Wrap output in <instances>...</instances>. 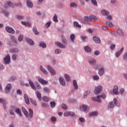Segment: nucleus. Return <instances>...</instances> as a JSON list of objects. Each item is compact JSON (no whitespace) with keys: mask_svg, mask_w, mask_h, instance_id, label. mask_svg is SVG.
I'll return each mask as SVG.
<instances>
[{"mask_svg":"<svg viewBox=\"0 0 127 127\" xmlns=\"http://www.w3.org/2000/svg\"><path fill=\"white\" fill-rule=\"evenodd\" d=\"M93 40L95 43H97V44H100V43H101V39L98 36H95L93 37Z\"/></svg>","mask_w":127,"mask_h":127,"instance_id":"nucleus-15","label":"nucleus"},{"mask_svg":"<svg viewBox=\"0 0 127 127\" xmlns=\"http://www.w3.org/2000/svg\"><path fill=\"white\" fill-rule=\"evenodd\" d=\"M51 107L53 108H55V106H56V103L55 101H51L50 102Z\"/></svg>","mask_w":127,"mask_h":127,"instance_id":"nucleus-47","label":"nucleus"},{"mask_svg":"<svg viewBox=\"0 0 127 127\" xmlns=\"http://www.w3.org/2000/svg\"><path fill=\"white\" fill-rule=\"evenodd\" d=\"M80 111H83L84 113H88L89 112V109H88V106L86 105H83L80 107Z\"/></svg>","mask_w":127,"mask_h":127,"instance_id":"nucleus-10","label":"nucleus"},{"mask_svg":"<svg viewBox=\"0 0 127 127\" xmlns=\"http://www.w3.org/2000/svg\"><path fill=\"white\" fill-rule=\"evenodd\" d=\"M7 5L8 6H10L12 8H14V4H13L12 2L10 1L7 2Z\"/></svg>","mask_w":127,"mask_h":127,"instance_id":"nucleus-45","label":"nucleus"},{"mask_svg":"<svg viewBox=\"0 0 127 127\" xmlns=\"http://www.w3.org/2000/svg\"><path fill=\"white\" fill-rule=\"evenodd\" d=\"M117 33L119 35L120 37H125V32L122 29L118 28L117 29Z\"/></svg>","mask_w":127,"mask_h":127,"instance_id":"nucleus-8","label":"nucleus"},{"mask_svg":"<svg viewBox=\"0 0 127 127\" xmlns=\"http://www.w3.org/2000/svg\"><path fill=\"white\" fill-rule=\"evenodd\" d=\"M11 41H12V42H13V43H14L15 44H18V43H17V41H16V39H15V38L14 37L11 36Z\"/></svg>","mask_w":127,"mask_h":127,"instance_id":"nucleus-39","label":"nucleus"},{"mask_svg":"<svg viewBox=\"0 0 127 127\" xmlns=\"http://www.w3.org/2000/svg\"><path fill=\"white\" fill-rule=\"evenodd\" d=\"M88 63L92 66L95 65L97 63V61L94 59H91L88 61Z\"/></svg>","mask_w":127,"mask_h":127,"instance_id":"nucleus-22","label":"nucleus"},{"mask_svg":"<svg viewBox=\"0 0 127 127\" xmlns=\"http://www.w3.org/2000/svg\"><path fill=\"white\" fill-rule=\"evenodd\" d=\"M73 25L74 27H77V28H81V25L79 24V23L77 21L73 22Z\"/></svg>","mask_w":127,"mask_h":127,"instance_id":"nucleus-32","label":"nucleus"},{"mask_svg":"<svg viewBox=\"0 0 127 127\" xmlns=\"http://www.w3.org/2000/svg\"><path fill=\"white\" fill-rule=\"evenodd\" d=\"M50 25H51V22H48L46 24L45 27H47V28H49V27H50Z\"/></svg>","mask_w":127,"mask_h":127,"instance_id":"nucleus-59","label":"nucleus"},{"mask_svg":"<svg viewBox=\"0 0 127 127\" xmlns=\"http://www.w3.org/2000/svg\"><path fill=\"white\" fill-rule=\"evenodd\" d=\"M80 38L82 40L84 41V42L87 41V40L88 39V38L86 36L84 37L83 36H81Z\"/></svg>","mask_w":127,"mask_h":127,"instance_id":"nucleus-53","label":"nucleus"},{"mask_svg":"<svg viewBox=\"0 0 127 127\" xmlns=\"http://www.w3.org/2000/svg\"><path fill=\"white\" fill-rule=\"evenodd\" d=\"M76 37V36L74 34H72L70 36V39L71 41V42H74L75 41V38Z\"/></svg>","mask_w":127,"mask_h":127,"instance_id":"nucleus-33","label":"nucleus"},{"mask_svg":"<svg viewBox=\"0 0 127 127\" xmlns=\"http://www.w3.org/2000/svg\"><path fill=\"white\" fill-rule=\"evenodd\" d=\"M53 20L55 22H58V17H57V15L54 14L53 17Z\"/></svg>","mask_w":127,"mask_h":127,"instance_id":"nucleus-49","label":"nucleus"},{"mask_svg":"<svg viewBox=\"0 0 127 127\" xmlns=\"http://www.w3.org/2000/svg\"><path fill=\"white\" fill-rule=\"evenodd\" d=\"M16 19H18V20H21V19H23L24 18V16L20 15H17L16 16Z\"/></svg>","mask_w":127,"mask_h":127,"instance_id":"nucleus-42","label":"nucleus"},{"mask_svg":"<svg viewBox=\"0 0 127 127\" xmlns=\"http://www.w3.org/2000/svg\"><path fill=\"white\" fill-rule=\"evenodd\" d=\"M101 98H102V99H106V98H107L106 94L102 93L101 95H99L96 97H93L92 98V101H95V102H98V103H102V99H101Z\"/></svg>","mask_w":127,"mask_h":127,"instance_id":"nucleus-2","label":"nucleus"},{"mask_svg":"<svg viewBox=\"0 0 127 127\" xmlns=\"http://www.w3.org/2000/svg\"><path fill=\"white\" fill-rule=\"evenodd\" d=\"M59 82L62 85V86H65L66 85V82H65V79H64V78L62 77H60L59 78Z\"/></svg>","mask_w":127,"mask_h":127,"instance_id":"nucleus-18","label":"nucleus"},{"mask_svg":"<svg viewBox=\"0 0 127 127\" xmlns=\"http://www.w3.org/2000/svg\"><path fill=\"white\" fill-rule=\"evenodd\" d=\"M102 90H103V86L101 85H99L95 87L94 90V93L96 95H98L100 94L101 92H102Z\"/></svg>","mask_w":127,"mask_h":127,"instance_id":"nucleus-6","label":"nucleus"},{"mask_svg":"<svg viewBox=\"0 0 127 127\" xmlns=\"http://www.w3.org/2000/svg\"><path fill=\"white\" fill-rule=\"evenodd\" d=\"M103 66L101 64H97L95 65L94 69H95V70H99L100 68H102Z\"/></svg>","mask_w":127,"mask_h":127,"instance_id":"nucleus-36","label":"nucleus"},{"mask_svg":"<svg viewBox=\"0 0 127 127\" xmlns=\"http://www.w3.org/2000/svg\"><path fill=\"white\" fill-rule=\"evenodd\" d=\"M30 101L31 103L33 104V105L34 106H37V103H36V101L35 100L31 98Z\"/></svg>","mask_w":127,"mask_h":127,"instance_id":"nucleus-50","label":"nucleus"},{"mask_svg":"<svg viewBox=\"0 0 127 127\" xmlns=\"http://www.w3.org/2000/svg\"><path fill=\"white\" fill-rule=\"evenodd\" d=\"M73 85L74 87L75 90H78V89H79V86H78V84L77 83V80L75 79L73 80Z\"/></svg>","mask_w":127,"mask_h":127,"instance_id":"nucleus-29","label":"nucleus"},{"mask_svg":"<svg viewBox=\"0 0 127 127\" xmlns=\"http://www.w3.org/2000/svg\"><path fill=\"white\" fill-rule=\"evenodd\" d=\"M70 6V7H77V4L75 2H71Z\"/></svg>","mask_w":127,"mask_h":127,"instance_id":"nucleus-55","label":"nucleus"},{"mask_svg":"<svg viewBox=\"0 0 127 127\" xmlns=\"http://www.w3.org/2000/svg\"><path fill=\"white\" fill-rule=\"evenodd\" d=\"M21 23H22L23 25H25V26H30V23L26 21H21Z\"/></svg>","mask_w":127,"mask_h":127,"instance_id":"nucleus-41","label":"nucleus"},{"mask_svg":"<svg viewBox=\"0 0 127 127\" xmlns=\"http://www.w3.org/2000/svg\"><path fill=\"white\" fill-rule=\"evenodd\" d=\"M104 74H105V67L104 66H101V67L98 69V75L102 76Z\"/></svg>","mask_w":127,"mask_h":127,"instance_id":"nucleus-11","label":"nucleus"},{"mask_svg":"<svg viewBox=\"0 0 127 127\" xmlns=\"http://www.w3.org/2000/svg\"><path fill=\"white\" fill-rule=\"evenodd\" d=\"M117 105H118V99L114 98L113 101L110 102L108 104V108L113 110L114 108L117 106Z\"/></svg>","mask_w":127,"mask_h":127,"instance_id":"nucleus-3","label":"nucleus"},{"mask_svg":"<svg viewBox=\"0 0 127 127\" xmlns=\"http://www.w3.org/2000/svg\"><path fill=\"white\" fill-rule=\"evenodd\" d=\"M91 2L93 5H95V6H97L98 5V4L97 3V1L96 0H91Z\"/></svg>","mask_w":127,"mask_h":127,"instance_id":"nucleus-58","label":"nucleus"},{"mask_svg":"<svg viewBox=\"0 0 127 127\" xmlns=\"http://www.w3.org/2000/svg\"><path fill=\"white\" fill-rule=\"evenodd\" d=\"M91 21V19L90 18V16H85L84 17V19L81 20V22L82 23H85V24H87L88 22H90Z\"/></svg>","mask_w":127,"mask_h":127,"instance_id":"nucleus-12","label":"nucleus"},{"mask_svg":"<svg viewBox=\"0 0 127 127\" xmlns=\"http://www.w3.org/2000/svg\"><path fill=\"white\" fill-rule=\"evenodd\" d=\"M62 52V51L59 49H57L55 50V53L56 55L61 54Z\"/></svg>","mask_w":127,"mask_h":127,"instance_id":"nucleus-44","label":"nucleus"},{"mask_svg":"<svg viewBox=\"0 0 127 127\" xmlns=\"http://www.w3.org/2000/svg\"><path fill=\"white\" fill-rule=\"evenodd\" d=\"M94 55H96V56H99L100 55V51H95L94 53Z\"/></svg>","mask_w":127,"mask_h":127,"instance_id":"nucleus-63","label":"nucleus"},{"mask_svg":"<svg viewBox=\"0 0 127 127\" xmlns=\"http://www.w3.org/2000/svg\"><path fill=\"white\" fill-rule=\"evenodd\" d=\"M27 6H28V7H30V8H31V7H33V4L31 1H30V0H27Z\"/></svg>","mask_w":127,"mask_h":127,"instance_id":"nucleus-30","label":"nucleus"},{"mask_svg":"<svg viewBox=\"0 0 127 127\" xmlns=\"http://www.w3.org/2000/svg\"><path fill=\"white\" fill-rule=\"evenodd\" d=\"M3 63L5 65H7L10 63V57L9 55L6 56L3 59Z\"/></svg>","mask_w":127,"mask_h":127,"instance_id":"nucleus-7","label":"nucleus"},{"mask_svg":"<svg viewBox=\"0 0 127 127\" xmlns=\"http://www.w3.org/2000/svg\"><path fill=\"white\" fill-rule=\"evenodd\" d=\"M61 108L62 109H63V110H67V109H68V107H67V105H66V104H63L61 105Z\"/></svg>","mask_w":127,"mask_h":127,"instance_id":"nucleus-54","label":"nucleus"},{"mask_svg":"<svg viewBox=\"0 0 127 127\" xmlns=\"http://www.w3.org/2000/svg\"><path fill=\"white\" fill-rule=\"evenodd\" d=\"M61 38H62V43L63 44H64V45H67L68 44V42L67 41V40L66 39V38H65L64 36L62 35L61 36Z\"/></svg>","mask_w":127,"mask_h":127,"instance_id":"nucleus-20","label":"nucleus"},{"mask_svg":"<svg viewBox=\"0 0 127 127\" xmlns=\"http://www.w3.org/2000/svg\"><path fill=\"white\" fill-rule=\"evenodd\" d=\"M26 41L30 45H34V42H33V41L30 38H26Z\"/></svg>","mask_w":127,"mask_h":127,"instance_id":"nucleus-21","label":"nucleus"},{"mask_svg":"<svg viewBox=\"0 0 127 127\" xmlns=\"http://www.w3.org/2000/svg\"><path fill=\"white\" fill-rule=\"evenodd\" d=\"M124 50H125V48L123 47L121 49V50L116 52L115 54V56L117 58H119V57H120V56H121V55L122 54V53H123V52H124Z\"/></svg>","mask_w":127,"mask_h":127,"instance_id":"nucleus-14","label":"nucleus"},{"mask_svg":"<svg viewBox=\"0 0 127 127\" xmlns=\"http://www.w3.org/2000/svg\"><path fill=\"white\" fill-rule=\"evenodd\" d=\"M51 100V99L47 96H44V97H43V100L44 101V102H49V101H50Z\"/></svg>","mask_w":127,"mask_h":127,"instance_id":"nucleus-37","label":"nucleus"},{"mask_svg":"<svg viewBox=\"0 0 127 127\" xmlns=\"http://www.w3.org/2000/svg\"><path fill=\"white\" fill-rule=\"evenodd\" d=\"M64 77L66 82H70V81L71 80V77H70V75H69V74L65 73L64 74Z\"/></svg>","mask_w":127,"mask_h":127,"instance_id":"nucleus-25","label":"nucleus"},{"mask_svg":"<svg viewBox=\"0 0 127 127\" xmlns=\"http://www.w3.org/2000/svg\"><path fill=\"white\" fill-rule=\"evenodd\" d=\"M38 82H39V83L42 84V85H46L47 84V83H48V81L44 80L42 78H39Z\"/></svg>","mask_w":127,"mask_h":127,"instance_id":"nucleus-24","label":"nucleus"},{"mask_svg":"<svg viewBox=\"0 0 127 127\" xmlns=\"http://www.w3.org/2000/svg\"><path fill=\"white\" fill-rule=\"evenodd\" d=\"M22 112L24 114L25 117L30 121V119L33 118V110L31 109H29V113L24 107H22Z\"/></svg>","mask_w":127,"mask_h":127,"instance_id":"nucleus-1","label":"nucleus"},{"mask_svg":"<svg viewBox=\"0 0 127 127\" xmlns=\"http://www.w3.org/2000/svg\"><path fill=\"white\" fill-rule=\"evenodd\" d=\"M42 106L43 108H47V107H48V104L46 103L43 102L42 103Z\"/></svg>","mask_w":127,"mask_h":127,"instance_id":"nucleus-60","label":"nucleus"},{"mask_svg":"<svg viewBox=\"0 0 127 127\" xmlns=\"http://www.w3.org/2000/svg\"><path fill=\"white\" fill-rule=\"evenodd\" d=\"M39 47H41V48L44 49L46 48L47 45L44 42H41L39 43Z\"/></svg>","mask_w":127,"mask_h":127,"instance_id":"nucleus-26","label":"nucleus"},{"mask_svg":"<svg viewBox=\"0 0 127 127\" xmlns=\"http://www.w3.org/2000/svg\"><path fill=\"white\" fill-rule=\"evenodd\" d=\"M17 56L16 55H13L12 56V60H14L15 61L17 59Z\"/></svg>","mask_w":127,"mask_h":127,"instance_id":"nucleus-62","label":"nucleus"},{"mask_svg":"<svg viewBox=\"0 0 127 127\" xmlns=\"http://www.w3.org/2000/svg\"><path fill=\"white\" fill-rule=\"evenodd\" d=\"M35 94L39 101H41V93L39 91H36Z\"/></svg>","mask_w":127,"mask_h":127,"instance_id":"nucleus-28","label":"nucleus"},{"mask_svg":"<svg viewBox=\"0 0 127 127\" xmlns=\"http://www.w3.org/2000/svg\"><path fill=\"white\" fill-rule=\"evenodd\" d=\"M106 24L107 26H108V27H113V26H114L112 22L110 21L106 22Z\"/></svg>","mask_w":127,"mask_h":127,"instance_id":"nucleus-43","label":"nucleus"},{"mask_svg":"<svg viewBox=\"0 0 127 127\" xmlns=\"http://www.w3.org/2000/svg\"><path fill=\"white\" fill-rule=\"evenodd\" d=\"M40 70H41L42 73H43V74H45V75H47L48 74V72L47 71V70H46V69H45L42 65H40Z\"/></svg>","mask_w":127,"mask_h":127,"instance_id":"nucleus-23","label":"nucleus"},{"mask_svg":"<svg viewBox=\"0 0 127 127\" xmlns=\"http://www.w3.org/2000/svg\"><path fill=\"white\" fill-rule=\"evenodd\" d=\"M33 32H34V34L35 35H38V34H39V32H38V31H37V29H36V28H35V27H34L33 28Z\"/></svg>","mask_w":127,"mask_h":127,"instance_id":"nucleus-48","label":"nucleus"},{"mask_svg":"<svg viewBox=\"0 0 127 127\" xmlns=\"http://www.w3.org/2000/svg\"><path fill=\"white\" fill-rule=\"evenodd\" d=\"M43 91L45 92V93H46L47 94H49L50 93L51 90L50 88L48 87H45L43 88Z\"/></svg>","mask_w":127,"mask_h":127,"instance_id":"nucleus-31","label":"nucleus"},{"mask_svg":"<svg viewBox=\"0 0 127 127\" xmlns=\"http://www.w3.org/2000/svg\"><path fill=\"white\" fill-rule=\"evenodd\" d=\"M11 90V84L9 83L6 86L4 89L5 93L6 94H8V93L10 92Z\"/></svg>","mask_w":127,"mask_h":127,"instance_id":"nucleus-9","label":"nucleus"},{"mask_svg":"<svg viewBox=\"0 0 127 127\" xmlns=\"http://www.w3.org/2000/svg\"><path fill=\"white\" fill-rule=\"evenodd\" d=\"M47 67L48 71H49L50 74L52 76H54V75H56V71L54 70V68H53V67L51 66V65H47Z\"/></svg>","mask_w":127,"mask_h":127,"instance_id":"nucleus-5","label":"nucleus"},{"mask_svg":"<svg viewBox=\"0 0 127 127\" xmlns=\"http://www.w3.org/2000/svg\"><path fill=\"white\" fill-rule=\"evenodd\" d=\"M18 40L20 42L23 40V35L20 34L18 37Z\"/></svg>","mask_w":127,"mask_h":127,"instance_id":"nucleus-46","label":"nucleus"},{"mask_svg":"<svg viewBox=\"0 0 127 127\" xmlns=\"http://www.w3.org/2000/svg\"><path fill=\"white\" fill-rule=\"evenodd\" d=\"M123 59L124 60H127V53H125L123 56Z\"/></svg>","mask_w":127,"mask_h":127,"instance_id":"nucleus-64","label":"nucleus"},{"mask_svg":"<svg viewBox=\"0 0 127 127\" xmlns=\"http://www.w3.org/2000/svg\"><path fill=\"white\" fill-rule=\"evenodd\" d=\"M1 12L2 13H3L5 15V16H8V12L5 10H2L1 11Z\"/></svg>","mask_w":127,"mask_h":127,"instance_id":"nucleus-56","label":"nucleus"},{"mask_svg":"<svg viewBox=\"0 0 127 127\" xmlns=\"http://www.w3.org/2000/svg\"><path fill=\"white\" fill-rule=\"evenodd\" d=\"M102 12L104 15H106V16H108L110 14V12L107 10H102Z\"/></svg>","mask_w":127,"mask_h":127,"instance_id":"nucleus-38","label":"nucleus"},{"mask_svg":"<svg viewBox=\"0 0 127 127\" xmlns=\"http://www.w3.org/2000/svg\"><path fill=\"white\" fill-rule=\"evenodd\" d=\"M17 115H19L20 117H22V114H21V111L19 108H17V110L15 111Z\"/></svg>","mask_w":127,"mask_h":127,"instance_id":"nucleus-35","label":"nucleus"},{"mask_svg":"<svg viewBox=\"0 0 127 127\" xmlns=\"http://www.w3.org/2000/svg\"><path fill=\"white\" fill-rule=\"evenodd\" d=\"M118 90L119 87L118 85H114L113 89V94H114V95H119V92L118 91Z\"/></svg>","mask_w":127,"mask_h":127,"instance_id":"nucleus-16","label":"nucleus"},{"mask_svg":"<svg viewBox=\"0 0 127 127\" xmlns=\"http://www.w3.org/2000/svg\"><path fill=\"white\" fill-rule=\"evenodd\" d=\"M24 99L27 105H29V104H30V102H29V98H28V96H27L26 94H24Z\"/></svg>","mask_w":127,"mask_h":127,"instance_id":"nucleus-27","label":"nucleus"},{"mask_svg":"<svg viewBox=\"0 0 127 127\" xmlns=\"http://www.w3.org/2000/svg\"><path fill=\"white\" fill-rule=\"evenodd\" d=\"M28 82H29V85H30V86H31L32 89H33V90H34L35 91H36V87H35V85H34V83L33 82V81H32V80H31V79H29Z\"/></svg>","mask_w":127,"mask_h":127,"instance_id":"nucleus-17","label":"nucleus"},{"mask_svg":"<svg viewBox=\"0 0 127 127\" xmlns=\"http://www.w3.org/2000/svg\"><path fill=\"white\" fill-rule=\"evenodd\" d=\"M90 20H98V18L94 15L90 16Z\"/></svg>","mask_w":127,"mask_h":127,"instance_id":"nucleus-51","label":"nucleus"},{"mask_svg":"<svg viewBox=\"0 0 127 127\" xmlns=\"http://www.w3.org/2000/svg\"><path fill=\"white\" fill-rule=\"evenodd\" d=\"M64 117H69V111H66L64 113Z\"/></svg>","mask_w":127,"mask_h":127,"instance_id":"nucleus-57","label":"nucleus"},{"mask_svg":"<svg viewBox=\"0 0 127 127\" xmlns=\"http://www.w3.org/2000/svg\"><path fill=\"white\" fill-rule=\"evenodd\" d=\"M16 93L18 95H19L20 96H21V95H22V91H21L19 89L17 90Z\"/></svg>","mask_w":127,"mask_h":127,"instance_id":"nucleus-61","label":"nucleus"},{"mask_svg":"<svg viewBox=\"0 0 127 127\" xmlns=\"http://www.w3.org/2000/svg\"><path fill=\"white\" fill-rule=\"evenodd\" d=\"M9 52L10 53H14V54H16L17 53H18L19 52V50L17 48H14L9 50Z\"/></svg>","mask_w":127,"mask_h":127,"instance_id":"nucleus-19","label":"nucleus"},{"mask_svg":"<svg viewBox=\"0 0 127 127\" xmlns=\"http://www.w3.org/2000/svg\"><path fill=\"white\" fill-rule=\"evenodd\" d=\"M84 50L85 51V52H91V51H92V50L91 49V48H90V47L86 46L84 47Z\"/></svg>","mask_w":127,"mask_h":127,"instance_id":"nucleus-34","label":"nucleus"},{"mask_svg":"<svg viewBox=\"0 0 127 127\" xmlns=\"http://www.w3.org/2000/svg\"><path fill=\"white\" fill-rule=\"evenodd\" d=\"M93 79L94 81H99V79H100V77L98 75H94L93 76Z\"/></svg>","mask_w":127,"mask_h":127,"instance_id":"nucleus-52","label":"nucleus"},{"mask_svg":"<svg viewBox=\"0 0 127 127\" xmlns=\"http://www.w3.org/2000/svg\"><path fill=\"white\" fill-rule=\"evenodd\" d=\"M55 44L56 45V46H58V47H59L60 48H63L64 49H66V46L64 45L60 42H56Z\"/></svg>","mask_w":127,"mask_h":127,"instance_id":"nucleus-13","label":"nucleus"},{"mask_svg":"<svg viewBox=\"0 0 127 127\" xmlns=\"http://www.w3.org/2000/svg\"><path fill=\"white\" fill-rule=\"evenodd\" d=\"M5 30L8 33H10V34H14L15 33V31L12 27L10 26H6L5 27Z\"/></svg>","mask_w":127,"mask_h":127,"instance_id":"nucleus-4","label":"nucleus"},{"mask_svg":"<svg viewBox=\"0 0 127 127\" xmlns=\"http://www.w3.org/2000/svg\"><path fill=\"white\" fill-rule=\"evenodd\" d=\"M98 115V112H93L89 114V117H96Z\"/></svg>","mask_w":127,"mask_h":127,"instance_id":"nucleus-40","label":"nucleus"}]
</instances>
